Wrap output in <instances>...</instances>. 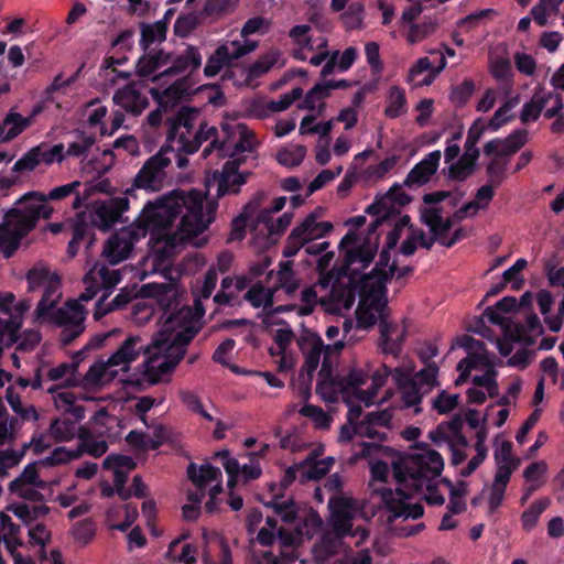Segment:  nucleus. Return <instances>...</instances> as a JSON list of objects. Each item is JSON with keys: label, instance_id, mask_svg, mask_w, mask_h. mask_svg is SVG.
Instances as JSON below:
<instances>
[{"label": "nucleus", "instance_id": "nucleus-30", "mask_svg": "<svg viewBox=\"0 0 564 564\" xmlns=\"http://www.w3.org/2000/svg\"><path fill=\"white\" fill-rule=\"evenodd\" d=\"M557 95L558 93L547 91L543 88L535 90L531 99L523 105L520 111L519 118L521 122L527 124L536 121L542 111H545L549 108L547 106L554 102V96Z\"/></svg>", "mask_w": 564, "mask_h": 564}, {"label": "nucleus", "instance_id": "nucleus-42", "mask_svg": "<svg viewBox=\"0 0 564 564\" xmlns=\"http://www.w3.org/2000/svg\"><path fill=\"white\" fill-rule=\"evenodd\" d=\"M119 370L108 365V360H98L94 362L84 376V381L89 386H106L113 381Z\"/></svg>", "mask_w": 564, "mask_h": 564}, {"label": "nucleus", "instance_id": "nucleus-56", "mask_svg": "<svg viewBox=\"0 0 564 564\" xmlns=\"http://www.w3.org/2000/svg\"><path fill=\"white\" fill-rule=\"evenodd\" d=\"M76 395L70 391H61L54 397L58 409L69 412L75 417V421H79L85 417V408L76 404Z\"/></svg>", "mask_w": 564, "mask_h": 564}, {"label": "nucleus", "instance_id": "nucleus-6", "mask_svg": "<svg viewBox=\"0 0 564 564\" xmlns=\"http://www.w3.org/2000/svg\"><path fill=\"white\" fill-rule=\"evenodd\" d=\"M393 369L381 365L370 376L369 367L351 368L346 375H337L332 384L340 393H352L355 398L367 406L373 403L377 392L382 388L389 377L392 378Z\"/></svg>", "mask_w": 564, "mask_h": 564}, {"label": "nucleus", "instance_id": "nucleus-24", "mask_svg": "<svg viewBox=\"0 0 564 564\" xmlns=\"http://www.w3.org/2000/svg\"><path fill=\"white\" fill-rule=\"evenodd\" d=\"M30 308L31 301L24 299L14 304L13 313L10 312L8 318H0V354L4 346L9 347L18 340L23 315Z\"/></svg>", "mask_w": 564, "mask_h": 564}, {"label": "nucleus", "instance_id": "nucleus-41", "mask_svg": "<svg viewBox=\"0 0 564 564\" xmlns=\"http://www.w3.org/2000/svg\"><path fill=\"white\" fill-rule=\"evenodd\" d=\"M432 70L433 63L430 58L420 57L409 69L405 80L414 88L430 86L435 79V74H432Z\"/></svg>", "mask_w": 564, "mask_h": 564}, {"label": "nucleus", "instance_id": "nucleus-51", "mask_svg": "<svg viewBox=\"0 0 564 564\" xmlns=\"http://www.w3.org/2000/svg\"><path fill=\"white\" fill-rule=\"evenodd\" d=\"M79 444L76 449H80V455L87 453L94 457L102 456L107 449L108 444L102 438H96L87 431H80L78 434Z\"/></svg>", "mask_w": 564, "mask_h": 564}, {"label": "nucleus", "instance_id": "nucleus-63", "mask_svg": "<svg viewBox=\"0 0 564 564\" xmlns=\"http://www.w3.org/2000/svg\"><path fill=\"white\" fill-rule=\"evenodd\" d=\"M508 163L509 160L495 155V158H492L486 166L488 182L495 186H499L500 184H502L508 177Z\"/></svg>", "mask_w": 564, "mask_h": 564}, {"label": "nucleus", "instance_id": "nucleus-8", "mask_svg": "<svg viewBox=\"0 0 564 564\" xmlns=\"http://www.w3.org/2000/svg\"><path fill=\"white\" fill-rule=\"evenodd\" d=\"M204 314L203 304L196 301L194 311L189 306L183 305L174 314L167 315L161 326V335L164 338L162 343L154 341L155 348L161 349L163 345L170 343L172 345H182L186 349V346L199 332V319Z\"/></svg>", "mask_w": 564, "mask_h": 564}, {"label": "nucleus", "instance_id": "nucleus-54", "mask_svg": "<svg viewBox=\"0 0 564 564\" xmlns=\"http://www.w3.org/2000/svg\"><path fill=\"white\" fill-rule=\"evenodd\" d=\"M184 539H186V535H181L170 543L169 549L166 551V557L171 561H177L184 564H194L196 562V547L193 546L192 544H184L182 546L181 553H176V547L181 544V542Z\"/></svg>", "mask_w": 564, "mask_h": 564}, {"label": "nucleus", "instance_id": "nucleus-4", "mask_svg": "<svg viewBox=\"0 0 564 564\" xmlns=\"http://www.w3.org/2000/svg\"><path fill=\"white\" fill-rule=\"evenodd\" d=\"M82 183L74 181L52 188L46 195L40 192H28L15 200L12 208L3 214L0 223V253L10 258L20 247L21 240L32 231L40 219H48L53 213L47 200H63L75 195L72 207L78 209L85 205L88 195H80Z\"/></svg>", "mask_w": 564, "mask_h": 564}, {"label": "nucleus", "instance_id": "nucleus-17", "mask_svg": "<svg viewBox=\"0 0 564 564\" xmlns=\"http://www.w3.org/2000/svg\"><path fill=\"white\" fill-rule=\"evenodd\" d=\"M169 151L164 145L147 160L134 177V187L151 192L161 189L166 176L165 169L171 164V159L166 156Z\"/></svg>", "mask_w": 564, "mask_h": 564}, {"label": "nucleus", "instance_id": "nucleus-43", "mask_svg": "<svg viewBox=\"0 0 564 564\" xmlns=\"http://www.w3.org/2000/svg\"><path fill=\"white\" fill-rule=\"evenodd\" d=\"M148 93L151 94L160 107L167 109L169 106H173L180 101L186 90L184 88V83L182 80H176L163 90L152 87L148 89Z\"/></svg>", "mask_w": 564, "mask_h": 564}, {"label": "nucleus", "instance_id": "nucleus-64", "mask_svg": "<svg viewBox=\"0 0 564 564\" xmlns=\"http://www.w3.org/2000/svg\"><path fill=\"white\" fill-rule=\"evenodd\" d=\"M546 119L555 118L550 129L553 133H562L564 131V101L558 94L554 96V102L543 112Z\"/></svg>", "mask_w": 564, "mask_h": 564}, {"label": "nucleus", "instance_id": "nucleus-29", "mask_svg": "<svg viewBox=\"0 0 564 564\" xmlns=\"http://www.w3.org/2000/svg\"><path fill=\"white\" fill-rule=\"evenodd\" d=\"M170 66L164 69L159 76H154L153 80H156L163 76L180 75L185 72H194L202 64V55L199 51L194 46H187L185 51L174 56L171 54Z\"/></svg>", "mask_w": 564, "mask_h": 564}, {"label": "nucleus", "instance_id": "nucleus-59", "mask_svg": "<svg viewBox=\"0 0 564 564\" xmlns=\"http://www.w3.org/2000/svg\"><path fill=\"white\" fill-rule=\"evenodd\" d=\"M549 498H541L534 501L521 516L522 528L525 531H531L538 524L540 516L550 506Z\"/></svg>", "mask_w": 564, "mask_h": 564}, {"label": "nucleus", "instance_id": "nucleus-18", "mask_svg": "<svg viewBox=\"0 0 564 564\" xmlns=\"http://www.w3.org/2000/svg\"><path fill=\"white\" fill-rule=\"evenodd\" d=\"M328 508L332 517V528L336 532L350 533L351 536H359V542L368 538L367 530L356 528L352 530V523L357 506L354 499L347 497H335L328 501Z\"/></svg>", "mask_w": 564, "mask_h": 564}, {"label": "nucleus", "instance_id": "nucleus-34", "mask_svg": "<svg viewBox=\"0 0 564 564\" xmlns=\"http://www.w3.org/2000/svg\"><path fill=\"white\" fill-rule=\"evenodd\" d=\"M264 196L263 192H258L243 206L241 213L232 220L231 239L240 240L245 237L247 223L258 215Z\"/></svg>", "mask_w": 564, "mask_h": 564}, {"label": "nucleus", "instance_id": "nucleus-7", "mask_svg": "<svg viewBox=\"0 0 564 564\" xmlns=\"http://www.w3.org/2000/svg\"><path fill=\"white\" fill-rule=\"evenodd\" d=\"M186 349L182 345L169 344L163 356L153 355L147 358L137 371L129 373L122 381L126 386L137 390H143L156 384L164 375L171 373L184 358Z\"/></svg>", "mask_w": 564, "mask_h": 564}, {"label": "nucleus", "instance_id": "nucleus-60", "mask_svg": "<svg viewBox=\"0 0 564 564\" xmlns=\"http://www.w3.org/2000/svg\"><path fill=\"white\" fill-rule=\"evenodd\" d=\"M95 137L83 131L76 133V139L68 143L65 156L82 158L85 156L95 144Z\"/></svg>", "mask_w": 564, "mask_h": 564}, {"label": "nucleus", "instance_id": "nucleus-21", "mask_svg": "<svg viewBox=\"0 0 564 564\" xmlns=\"http://www.w3.org/2000/svg\"><path fill=\"white\" fill-rule=\"evenodd\" d=\"M344 348V343L341 340L335 341L333 345H324L323 340L319 337L312 339L311 348L305 352V361L302 367V372H306L308 376L317 369L321 355L324 352V359L322 362V367L319 369L318 376L323 380H326L332 376V364L327 358V355L334 350L339 351Z\"/></svg>", "mask_w": 564, "mask_h": 564}, {"label": "nucleus", "instance_id": "nucleus-36", "mask_svg": "<svg viewBox=\"0 0 564 564\" xmlns=\"http://www.w3.org/2000/svg\"><path fill=\"white\" fill-rule=\"evenodd\" d=\"M170 59L171 54L163 50H148L137 62V74L141 77L151 76L161 67L169 65Z\"/></svg>", "mask_w": 564, "mask_h": 564}, {"label": "nucleus", "instance_id": "nucleus-1", "mask_svg": "<svg viewBox=\"0 0 564 564\" xmlns=\"http://www.w3.org/2000/svg\"><path fill=\"white\" fill-rule=\"evenodd\" d=\"M218 204L206 200L198 189L188 192L173 191L166 195L149 200L134 220L149 229L166 228L180 217L177 230L165 236L163 253L171 254L184 245L196 248L206 243L199 236L215 220Z\"/></svg>", "mask_w": 564, "mask_h": 564}, {"label": "nucleus", "instance_id": "nucleus-23", "mask_svg": "<svg viewBox=\"0 0 564 564\" xmlns=\"http://www.w3.org/2000/svg\"><path fill=\"white\" fill-rule=\"evenodd\" d=\"M147 86L142 83H130L118 89L112 97L116 105L132 115H140L149 105Z\"/></svg>", "mask_w": 564, "mask_h": 564}, {"label": "nucleus", "instance_id": "nucleus-39", "mask_svg": "<svg viewBox=\"0 0 564 564\" xmlns=\"http://www.w3.org/2000/svg\"><path fill=\"white\" fill-rule=\"evenodd\" d=\"M274 511V518H279L284 524L294 528L300 514L296 503L292 498L283 499L282 494H274L272 500L267 503Z\"/></svg>", "mask_w": 564, "mask_h": 564}, {"label": "nucleus", "instance_id": "nucleus-62", "mask_svg": "<svg viewBox=\"0 0 564 564\" xmlns=\"http://www.w3.org/2000/svg\"><path fill=\"white\" fill-rule=\"evenodd\" d=\"M158 305L162 311L161 321L163 322L167 315L174 314L176 310L183 305L180 304L177 291L174 288H165L158 295Z\"/></svg>", "mask_w": 564, "mask_h": 564}, {"label": "nucleus", "instance_id": "nucleus-37", "mask_svg": "<svg viewBox=\"0 0 564 564\" xmlns=\"http://www.w3.org/2000/svg\"><path fill=\"white\" fill-rule=\"evenodd\" d=\"M246 182L247 175L238 173L230 162H227L217 180V196L237 194Z\"/></svg>", "mask_w": 564, "mask_h": 564}, {"label": "nucleus", "instance_id": "nucleus-52", "mask_svg": "<svg viewBox=\"0 0 564 564\" xmlns=\"http://www.w3.org/2000/svg\"><path fill=\"white\" fill-rule=\"evenodd\" d=\"M406 112L405 93L402 88L393 86L389 90L388 106L384 109V115L388 118L394 119Z\"/></svg>", "mask_w": 564, "mask_h": 564}, {"label": "nucleus", "instance_id": "nucleus-25", "mask_svg": "<svg viewBox=\"0 0 564 564\" xmlns=\"http://www.w3.org/2000/svg\"><path fill=\"white\" fill-rule=\"evenodd\" d=\"M528 142V131L524 129H517L505 139L495 138L484 145V153L486 155H498L502 159L516 154Z\"/></svg>", "mask_w": 564, "mask_h": 564}, {"label": "nucleus", "instance_id": "nucleus-12", "mask_svg": "<svg viewBox=\"0 0 564 564\" xmlns=\"http://www.w3.org/2000/svg\"><path fill=\"white\" fill-rule=\"evenodd\" d=\"M86 315L87 311L80 304L78 297L66 302L59 308H56V306L47 307L44 316H35V321L41 324L50 323L61 327L59 341L63 346H68L84 333Z\"/></svg>", "mask_w": 564, "mask_h": 564}, {"label": "nucleus", "instance_id": "nucleus-33", "mask_svg": "<svg viewBox=\"0 0 564 564\" xmlns=\"http://www.w3.org/2000/svg\"><path fill=\"white\" fill-rule=\"evenodd\" d=\"M264 196L263 192H258L243 206L241 213L232 220L231 239L240 240L245 237L247 223L258 215Z\"/></svg>", "mask_w": 564, "mask_h": 564}, {"label": "nucleus", "instance_id": "nucleus-50", "mask_svg": "<svg viewBox=\"0 0 564 564\" xmlns=\"http://www.w3.org/2000/svg\"><path fill=\"white\" fill-rule=\"evenodd\" d=\"M273 296L274 290L264 288V285L259 282L245 293L243 300L249 302L256 308L261 306L268 308L273 305Z\"/></svg>", "mask_w": 564, "mask_h": 564}, {"label": "nucleus", "instance_id": "nucleus-28", "mask_svg": "<svg viewBox=\"0 0 564 564\" xmlns=\"http://www.w3.org/2000/svg\"><path fill=\"white\" fill-rule=\"evenodd\" d=\"M440 161V150L430 152L410 170L403 184L408 187H413L429 183L432 176L436 173Z\"/></svg>", "mask_w": 564, "mask_h": 564}, {"label": "nucleus", "instance_id": "nucleus-49", "mask_svg": "<svg viewBox=\"0 0 564 564\" xmlns=\"http://www.w3.org/2000/svg\"><path fill=\"white\" fill-rule=\"evenodd\" d=\"M234 8L235 2L232 0H206L199 12L205 22L212 23L234 11Z\"/></svg>", "mask_w": 564, "mask_h": 564}, {"label": "nucleus", "instance_id": "nucleus-61", "mask_svg": "<svg viewBox=\"0 0 564 564\" xmlns=\"http://www.w3.org/2000/svg\"><path fill=\"white\" fill-rule=\"evenodd\" d=\"M204 22L205 21L200 12L192 11L186 14H181L177 17L174 23V32L181 37H186L196 29L198 24Z\"/></svg>", "mask_w": 564, "mask_h": 564}, {"label": "nucleus", "instance_id": "nucleus-31", "mask_svg": "<svg viewBox=\"0 0 564 564\" xmlns=\"http://www.w3.org/2000/svg\"><path fill=\"white\" fill-rule=\"evenodd\" d=\"M421 220L429 228L431 234L437 235L438 242L442 245V239H446L448 231L452 229L454 223L457 220L452 217L444 218L443 209L437 206H430L421 208Z\"/></svg>", "mask_w": 564, "mask_h": 564}, {"label": "nucleus", "instance_id": "nucleus-19", "mask_svg": "<svg viewBox=\"0 0 564 564\" xmlns=\"http://www.w3.org/2000/svg\"><path fill=\"white\" fill-rule=\"evenodd\" d=\"M257 47V42L245 40L231 41L227 44L220 45L208 57L204 67L206 77H214L220 73L225 66H229L234 61L249 54Z\"/></svg>", "mask_w": 564, "mask_h": 564}, {"label": "nucleus", "instance_id": "nucleus-5", "mask_svg": "<svg viewBox=\"0 0 564 564\" xmlns=\"http://www.w3.org/2000/svg\"><path fill=\"white\" fill-rule=\"evenodd\" d=\"M380 272L372 269L368 274L361 276V299L357 308V328L367 329L379 325V346L384 354L398 355L401 351L406 330L399 333L398 326L388 321L386 299L388 278L393 274Z\"/></svg>", "mask_w": 564, "mask_h": 564}, {"label": "nucleus", "instance_id": "nucleus-10", "mask_svg": "<svg viewBox=\"0 0 564 564\" xmlns=\"http://www.w3.org/2000/svg\"><path fill=\"white\" fill-rule=\"evenodd\" d=\"M333 230V224L329 221H317V215L311 213L305 219L294 227L286 238L283 256L285 258H292L297 252L305 248L307 254L317 256L324 252L328 247L329 242H312L315 239L323 238L325 235Z\"/></svg>", "mask_w": 564, "mask_h": 564}, {"label": "nucleus", "instance_id": "nucleus-20", "mask_svg": "<svg viewBox=\"0 0 564 564\" xmlns=\"http://www.w3.org/2000/svg\"><path fill=\"white\" fill-rule=\"evenodd\" d=\"M323 520L314 510L300 514L294 528L279 531V541L282 546L301 544L305 539L310 540L319 532Z\"/></svg>", "mask_w": 564, "mask_h": 564}, {"label": "nucleus", "instance_id": "nucleus-53", "mask_svg": "<svg viewBox=\"0 0 564 564\" xmlns=\"http://www.w3.org/2000/svg\"><path fill=\"white\" fill-rule=\"evenodd\" d=\"M519 104V96L508 98L494 113L488 122V128L491 131H497L502 126L512 120L513 116L510 115L513 108Z\"/></svg>", "mask_w": 564, "mask_h": 564}, {"label": "nucleus", "instance_id": "nucleus-58", "mask_svg": "<svg viewBox=\"0 0 564 564\" xmlns=\"http://www.w3.org/2000/svg\"><path fill=\"white\" fill-rule=\"evenodd\" d=\"M437 29V23L432 19H425L420 23H412L406 34L409 44H416L434 34Z\"/></svg>", "mask_w": 564, "mask_h": 564}, {"label": "nucleus", "instance_id": "nucleus-13", "mask_svg": "<svg viewBox=\"0 0 564 564\" xmlns=\"http://www.w3.org/2000/svg\"><path fill=\"white\" fill-rule=\"evenodd\" d=\"M28 291H42V297L34 311L35 316H44L47 307L56 306L59 302L62 293L61 279L55 272H51L47 268L35 267L26 274Z\"/></svg>", "mask_w": 564, "mask_h": 564}, {"label": "nucleus", "instance_id": "nucleus-55", "mask_svg": "<svg viewBox=\"0 0 564 564\" xmlns=\"http://www.w3.org/2000/svg\"><path fill=\"white\" fill-rule=\"evenodd\" d=\"M34 149L40 164L52 165L55 162L62 163L65 159V148L62 143L52 147L46 143H41L34 147Z\"/></svg>", "mask_w": 564, "mask_h": 564}, {"label": "nucleus", "instance_id": "nucleus-11", "mask_svg": "<svg viewBox=\"0 0 564 564\" xmlns=\"http://www.w3.org/2000/svg\"><path fill=\"white\" fill-rule=\"evenodd\" d=\"M438 366L429 364L413 376L402 368H394L392 380L400 390L404 406L414 408V413L422 411L419 406L424 395L429 394L437 384Z\"/></svg>", "mask_w": 564, "mask_h": 564}, {"label": "nucleus", "instance_id": "nucleus-48", "mask_svg": "<svg viewBox=\"0 0 564 564\" xmlns=\"http://www.w3.org/2000/svg\"><path fill=\"white\" fill-rule=\"evenodd\" d=\"M72 239L67 246V253L70 258H74L77 252L80 242L87 236L89 226L86 221V214L79 213L70 224Z\"/></svg>", "mask_w": 564, "mask_h": 564}, {"label": "nucleus", "instance_id": "nucleus-26", "mask_svg": "<svg viewBox=\"0 0 564 564\" xmlns=\"http://www.w3.org/2000/svg\"><path fill=\"white\" fill-rule=\"evenodd\" d=\"M187 475L192 482L199 490L205 489L209 484L215 482L209 489V497L217 498L223 492L221 486V470L213 465L206 463L197 466L191 463L187 467Z\"/></svg>", "mask_w": 564, "mask_h": 564}, {"label": "nucleus", "instance_id": "nucleus-9", "mask_svg": "<svg viewBox=\"0 0 564 564\" xmlns=\"http://www.w3.org/2000/svg\"><path fill=\"white\" fill-rule=\"evenodd\" d=\"M120 270L109 269L105 263H95L84 276L85 291L79 295L80 302L93 300L99 292L102 296L96 302L94 319L99 321L108 313L115 311L111 302H106L112 290L120 283Z\"/></svg>", "mask_w": 564, "mask_h": 564}, {"label": "nucleus", "instance_id": "nucleus-47", "mask_svg": "<svg viewBox=\"0 0 564 564\" xmlns=\"http://www.w3.org/2000/svg\"><path fill=\"white\" fill-rule=\"evenodd\" d=\"M345 536H351L350 533L333 532L325 533L316 546L318 556L329 558L339 553Z\"/></svg>", "mask_w": 564, "mask_h": 564}, {"label": "nucleus", "instance_id": "nucleus-32", "mask_svg": "<svg viewBox=\"0 0 564 564\" xmlns=\"http://www.w3.org/2000/svg\"><path fill=\"white\" fill-rule=\"evenodd\" d=\"M502 314L503 313L495 304V306L487 307L482 316L486 317L489 323L499 325L507 337L513 340H527L523 325L519 322L506 318Z\"/></svg>", "mask_w": 564, "mask_h": 564}, {"label": "nucleus", "instance_id": "nucleus-40", "mask_svg": "<svg viewBox=\"0 0 564 564\" xmlns=\"http://www.w3.org/2000/svg\"><path fill=\"white\" fill-rule=\"evenodd\" d=\"M510 479L511 475H507V473H495L492 482L484 487L481 494L488 492L487 501L490 513L501 507Z\"/></svg>", "mask_w": 564, "mask_h": 564}, {"label": "nucleus", "instance_id": "nucleus-3", "mask_svg": "<svg viewBox=\"0 0 564 564\" xmlns=\"http://www.w3.org/2000/svg\"><path fill=\"white\" fill-rule=\"evenodd\" d=\"M393 477L397 481L395 490L379 488L376 491L381 496V501L390 512L389 522L398 518L419 519L424 509L421 503H411L412 496L423 488L429 494L425 497L427 503L442 506L445 498L432 488V481L441 475L444 462L441 454L434 449H423L410 455L398 463H393Z\"/></svg>", "mask_w": 564, "mask_h": 564}, {"label": "nucleus", "instance_id": "nucleus-38", "mask_svg": "<svg viewBox=\"0 0 564 564\" xmlns=\"http://www.w3.org/2000/svg\"><path fill=\"white\" fill-rule=\"evenodd\" d=\"M333 463V457L316 460L311 454L306 459L299 464L300 482L304 484L308 480H318L323 478L329 471Z\"/></svg>", "mask_w": 564, "mask_h": 564}, {"label": "nucleus", "instance_id": "nucleus-57", "mask_svg": "<svg viewBox=\"0 0 564 564\" xmlns=\"http://www.w3.org/2000/svg\"><path fill=\"white\" fill-rule=\"evenodd\" d=\"M292 265V261L280 262V269L278 271L279 288L284 290L289 295L295 293L300 286V281L296 278Z\"/></svg>", "mask_w": 564, "mask_h": 564}, {"label": "nucleus", "instance_id": "nucleus-16", "mask_svg": "<svg viewBox=\"0 0 564 564\" xmlns=\"http://www.w3.org/2000/svg\"><path fill=\"white\" fill-rule=\"evenodd\" d=\"M129 209L126 196L110 197L95 202L88 207L90 225L102 231H108L117 223H123V213Z\"/></svg>", "mask_w": 564, "mask_h": 564}, {"label": "nucleus", "instance_id": "nucleus-35", "mask_svg": "<svg viewBox=\"0 0 564 564\" xmlns=\"http://www.w3.org/2000/svg\"><path fill=\"white\" fill-rule=\"evenodd\" d=\"M376 254V250L370 247H356L347 251L346 253V268L349 274L355 278H360L365 273L361 274V270H365L370 265Z\"/></svg>", "mask_w": 564, "mask_h": 564}, {"label": "nucleus", "instance_id": "nucleus-46", "mask_svg": "<svg viewBox=\"0 0 564 564\" xmlns=\"http://www.w3.org/2000/svg\"><path fill=\"white\" fill-rule=\"evenodd\" d=\"M302 95L303 89L301 87H295L291 91L281 95L279 100H271L267 102V105L261 108V110L256 112V116L259 118H264L270 113L283 111L288 109L295 100L300 99Z\"/></svg>", "mask_w": 564, "mask_h": 564}, {"label": "nucleus", "instance_id": "nucleus-27", "mask_svg": "<svg viewBox=\"0 0 564 564\" xmlns=\"http://www.w3.org/2000/svg\"><path fill=\"white\" fill-rule=\"evenodd\" d=\"M494 460L496 465L495 473L507 475L513 474L521 464V459L513 455L512 442L506 440L502 433L495 436L494 442Z\"/></svg>", "mask_w": 564, "mask_h": 564}, {"label": "nucleus", "instance_id": "nucleus-14", "mask_svg": "<svg viewBox=\"0 0 564 564\" xmlns=\"http://www.w3.org/2000/svg\"><path fill=\"white\" fill-rule=\"evenodd\" d=\"M147 236V227L133 221L128 227L116 231L106 242L102 254L115 265L128 259L134 245Z\"/></svg>", "mask_w": 564, "mask_h": 564}, {"label": "nucleus", "instance_id": "nucleus-45", "mask_svg": "<svg viewBox=\"0 0 564 564\" xmlns=\"http://www.w3.org/2000/svg\"><path fill=\"white\" fill-rule=\"evenodd\" d=\"M83 429L78 427L77 422L72 419H55L51 422L48 432L50 435L58 442H67L76 436Z\"/></svg>", "mask_w": 564, "mask_h": 564}, {"label": "nucleus", "instance_id": "nucleus-15", "mask_svg": "<svg viewBox=\"0 0 564 564\" xmlns=\"http://www.w3.org/2000/svg\"><path fill=\"white\" fill-rule=\"evenodd\" d=\"M332 282L329 291V302L334 310H349L355 304L356 297L361 299V276L359 279L347 273L341 276H337L333 281V276H325L319 280V284L323 288H327Z\"/></svg>", "mask_w": 564, "mask_h": 564}, {"label": "nucleus", "instance_id": "nucleus-2", "mask_svg": "<svg viewBox=\"0 0 564 564\" xmlns=\"http://www.w3.org/2000/svg\"><path fill=\"white\" fill-rule=\"evenodd\" d=\"M198 118V110L191 107H182L169 118L165 147L178 153L193 154L204 142H208L202 152L204 159L216 153L218 159L237 160L245 152L256 151L258 141L253 131L245 123H224L219 130L203 121L195 129Z\"/></svg>", "mask_w": 564, "mask_h": 564}, {"label": "nucleus", "instance_id": "nucleus-44", "mask_svg": "<svg viewBox=\"0 0 564 564\" xmlns=\"http://www.w3.org/2000/svg\"><path fill=\"white\" fill-rule=\"evenodd\" d=\"M141 39L140 46L147 52L152 44H161L166 39V24L164 21H155L154 23H140Z\"/></svg>", "mask_w": 564, "mask_h": 564}, {"label": "nucleus", "instance_id": "nucleus-22", "mask_svg": "<svg viewBox=\"0 0 564 564\" xmlns=\"http://www.w3.org/2000/svg\"><path fill=\"white\" fill-rule=\"evenodd\" d=\"M150 349L140 336H129L107 359L108 365L119 372H129L131 362L135 361L141 354H149Z\"/></svg>", "mask_w": 564, "mask_h": 564}]
</instances>
